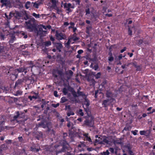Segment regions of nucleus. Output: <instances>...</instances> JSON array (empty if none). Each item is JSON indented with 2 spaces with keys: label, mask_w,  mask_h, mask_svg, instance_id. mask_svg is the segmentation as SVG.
Returning a JSON list of instances; mask_svg holds the SVG:
<instances>
[{
  "label": "nucleus",
  "mask_w": 155,
  "mask_h": 155,
  "mask_svg": "<svg viewBox=\"0 0 155 155\" xmlns=\"http://www.w3.org/2000/svg\"><path fill=\"white\" fill-rule=\"evenodd\" d=\"M5 141V142L8 144H10L12 142V140H7Z\"/></svg>",
  "instance_id": "obj_58"
},
{
  "label": "nucleus",
  "mask_w": 155,
  "mask_h": 155,
  "mask_svg": "<svg viewBox=\"0 0 155 155\" xmlns=\"http://www.w3.org/2000/svg\"><path fill=\"white\" fill-rule=\"evenodd\" d=\"M1 39V40H3L5 39V35L2 33H1L0 35Z\"/></svg>",
  "instance_id": "obj_48"
},
{
  "label": "nucleus",
  "mask_w": 155,
  "mask_h": 155,
  "mask_svg": "<svg viewBox=\"0 0 155 155\" xmlns=\"http://www.w3.org/2000/svg\"><path fill=\"white\" fill-rule=\"evenodd\" d=\"M128 34L129 35L131 36L132 35V31L130 30V28H129L128 31Z\"/></svg>",
  "instance_id": "obj_49"
},
{
  "label": "nucleus",
  "mask_w": 155,
  "mask_h": 155,
  "mask_svg": "<svg viewBox=\"0 0 155 155\" xmlns=\"http://www.w3.org/2000/svg\"><path fill=\"white\" fill-rule=\"evenodd\" d=\"M21 35L23 36H24L23 38H28V36L25 33V32H21Z\"/></svg>",
  "instance_id": "obj_46"
},
{
  "label": "nucleus",
  "mask_w": 155,
  "mask_h": 155,
  "mask_svg": "<svg viewBox=\"0 0 155 155\" xmlns=\"http://www.w3.org/2000/svg\"><path fill=\"white\" fill-rule=\"evenodd\" d=\"M63 92L64 95H66L68 93V90L65 88H64L63 90Z\"/></svg>",
  "instance_id": "obj_51"
},
{
  "label": "nucleus",
  "mask_w": 155,
  "mask_h": 155,
  "mask_svg": "<svg viewBox=\"0 0 155 155\" xmlns=\"http://www.w3.org/2000/svg\"><path fill=\"white\" fill-rule=\"evenodd\" d=\"M41 102L43 104L45 105L46 104L49 103V101H45V99H42L41 101Z\"/></svg>",
  "instance_id": "obj_54"
},
{
  "label": "nucleus",
  "mask_w": 155,
  "mask_h": 155,
  "mask_svg": "<svg viewBox=\"0 0 155 155\" xmlns=\"http://www.w3.org/2000/svg\"><path fill=\"white\" fill-rule=\"evenodd\" d=\"M25 23L26 24L27 28L29 32H34L37 35L38 34L39 31L37 28L35 19L34 18L29 19L27 21H26Z\"/></svg>",
  "instance_id": "obj_2"
},
{
  "label": "nucleus",
  "mask_w": 155,
  "mask_h": 155,
  "mask_svg": "<svg viewBox=\"0 0 155 155\" xmlns=\"http://www.w3.org/2000/svg\"><path fill=\"white\" fill-rule=\"evenodd\" d=\"M28 44H25V45H21L20 46V48L22 49H24L26 48H28Z\"/></svg>",
  "instance_id": "obj_36"
},
{
  "label": "nucleus",
  "mask_w": 155,
  "mask_h": 155,
  "mask_svg": "<svg viewBox=\"0 0 155 155\" xmlns=\"http://www.w3.org/2000/svg\"><path fill=\"white\" fill-rule=\"evenodd\" d=\"M77 93L78 94V96H81L83 97H86L85 94L83 92L79 91V89H78Z\"/></svg>",
  "instance_id": "obj_21"
},
{
  "label": "nucleus",
  "mask_w": 155,
  "mask_h": 155,
  "mask_svg": "<svg viewBox=\"0 0 155 155\" xmlns=\"http://www.w3.org/2000/svg\"><path fill=\"white\" fill-rule=\"evenodd\" d=\"M84 110L87 113V115H88V113L89 111V107H86V108L84 107Z\"/></svg>",
  "instance_id": "obj_57"
},
{
  "label": "nucleus",
  "mask_w": 155,
  "mask_h": 155,
  "mask_svg": "<svg viewBox=\"0 0 155 155\" xmlns=\"http://www.w3.org/2000/svg\"><path fill=\"white\" fill-rule=\"evenodd\" d=\"M78 113L81 116H83L84 115V113L83 112L82 110L81 109H80L79 110L78 112Z\"/></svg>",
  "instance_id": "obj_41"
},
{
  "label": "nucleus",
  "mask_w": 155,
  "mask_h": 155,
  "mask_svg": "<svg viewBox=\"0 0 155 155\" xmlns=\"http://www.w3.org/2000/svg\"><path fill=\"white\" fill-rule=\"evenodd\" d=\"M5 16L7 20L8 21L11 19L12 17L13 16V12H10L9 14V15H8L6 13L5 14Z\"/></svg>",
  "instance_id": "obj_18"
},
{
  "label": "nucleus",
  "mask_w": 155,
  "mask_h": 155,
  "mask_svg": "<svg viewBox=\"0 0 155 155\" xmlns=\"http://www.w3.org/2000/svg\"><path fill=\"white\" fill-rule=\"evenodd\" d=\"M128 153L129 155H134L133 152L131 150L130 147H128Z\"/></svg>",
  "instance_id": "obj_40"
},
{
  "label": "nucleus",
  "mask_w": 155,
  "mask_h": 155,
  "mask_svg": "<svg viewBox=\"0 0 155 155\" xmlns=\"http://www.w3.org/2000/svg\"><path fill=\"white\" fill-rule=\"evenodd\" d=\"M32 15L36 18H39L40 17L39 14H36L35 13H33L32 14Z\"/></svg>",
  "instance_id": "obj_39"
},
{
  "label": "nucleus",
  "mask_w": 155,
  "mask_h": 155,
  "mask_svg": "<svg viewBox=\"0 0 155 155\" xmlns=\"http://www.w3.org/2000/svg\"><path fill=\"white\" fill-rule=\"evenodd\" d=\"M61 103H64L68 101V99L66 97H63L61 99Z\"/></svg>",
  "instance_id": "obj_28"
},
{
  "label": "nucleus",
  "mask_w": 155,
  "mask_h": 155,
  "mask_svg": "<svg viewBox=\"0 0 155 155\" xmlns=\"http://www.w3.org/2000/svg\"><path fill=\"white\" fill-rule=\"evenodd\" d=\"M94 118L91 115H88L86 117L85 120L84 121L83 126L88 127H94Z\"/></svg>",
  "instance_id": "obj_3"
},
{
  "label": "nucleus",
  "mask_w": 155,
  "mask_h": 155,
  "mask_svg": "<svg viewBox=\"0 0 155 155\" xmlns=\"http://www.w3.org/2000/svg\"><path fill=\"white\" fill-rule=\"evenodd\" d=\"M109 150L110 151L111 153H113L114 152V149L113 148H110L109 149Z\"/></svg>",
  "instance_id": "obj_64"
},
{
  "label": "nucleus",
  "mask_w": 155,
  "mask_h": 155,
  "mask_svg": "<svg viewBox=\"0 0 155 155\" xmlns=\"http://www.w3.org/2000/svg\"><path fill=\"white\" fill-rule=\"evenodd\" d=\"M98 139H95L94 141L93 142V143L94 144V146H96L97 145V143H98L99 144H103V142H102V139L101 138H100V137H98Z\"/></svg>",
  "instance_id": "obj_15"
},
{
  "label": "nucleus",
  "mask_w": 155,
  "mask_h": 155,
  "mask_svg": "<svg viewBox=\"0 0 155 155\" xmlns=\"http://www.w3.org/2000/svg\"><path fill=\"white\" fill-rule=\"evenodd\" d=\"M55 9L57 11V13L58 14H60L62 12L61 10L59 9L58 7H56Z\"/></svg>",
  "instance_id": "obj_45"
},
{
  "label": "nucleus",
  "mask_w": 155,
  "mask_h": 155,
  "mask_svg": "<svg viewBox=\"0 0 155 155\" xmlns=\"http://www.w3.org/2000/svg\"><path fill=\"white\" fill-rule=\"evenodd\" d=\"M50 1L52 3L53 6L55 7L57 6V2L56 0H50Z\"/></svg>",
  "instance_id": "obj_38"
},
{
  "label": "nucleus",
  "mask_w": 155,
  "mask_h": 155,
  "mask_svg": "<svg viewBox=\"0 0 155 155\" xmlns=\"http://www.w3.org/2000/svg\"><path fill=\"white\" fill-rule=\"evenodd\" d=\"M103 153L104 155H109L110 154L108 150H107L105 152H104Z\"/></svg>",
  "instance_id": "obj_60"
},
{
  "label": "nucleus",
  "mask_w": 155,
  "mask_h": 155,
  "mask_svg": "<svg viewBox=\"0 0 155 155\" xmlns=\"http://www.w3.org/2000/svg\"><path fill=\"white\" fill-rule=\"evenodd\" d=\"M27 87H26V89H28L31 88L32 87V86L31 85V84L30 83H27Z\"/></svg>",
  "instance_id": "obj_52"
},
{
  "label": "nucleus",
  "mask_w": 155,
  "mask_h": 155,
  "mask_svg": "<svg viewBox=\"0 0 155 155\" xmlns=\"http://www.w3.org/2000/svg\"><path fill=\"white\" fill-rule=\"evenodd\" d=\"M4 69H5L7 70V71H8L7 72H6V74H9L11 72L13 71V72H14V68L12 67L9 66H7L6 67H4Z\"/></svg>",
  "instance_id": "obj_12"
},
{
  "label": "nucleus",
  "mask_w": 155,
  "mask_h": 155,
  "mask_svg": "<svg viewBox=\"0 0 155 155\" xmlns=\"http://www.w3.org/2000/svg\"><path fill=\"white\" fill-rule=\"evenodd\" d=\"M106 96L107 98H110V100L112 101H113L115 100V99L113 97H114V94L110 91H107L106 94Z\"/></svg>",
  "instance_id": "obj_6"
},
{
  "label": "nucleus",
  "mask_w": 155,
  "mask_h": 155,
  "mask_svg": "<svg viewBox=\"0 0 155 155\" xmlns=\"http://www.w3.org/2000/svg\"><path fill=\"white\" fill-rule=\"evenodd\" d=\"M114 144H122L121 140L120 139L119 140H115L114 141Z\"/></svg>",
  "instance_id": "obj_30"
},
{
  "label": "nucleus",
  "mask_w": 155,
  "mask_h": 155,
  "mask_svg": "<svg viewBox=\"0 0 155 155\" xmlns=\"http://www.w3.org/2000/svg\"><path fill=\"white\" fill-rule=\"evenodd\" d=\"M59 104L58 103L56 104H51L52 106L54 108H56V107H58L59 106Z\"/></svg>",
  "instance_id": "obj_56"
},
{
  "label": "nucleus",
  "mask_w": 155,
  "mask_h": 155,
  "mask_svg": "<svg viewBox=\"0 0 155 155\" xmlns=\"http://www.w3.org/2000/svg\"><path fill=\"white\" fill-rule=\"evenodd\" d=\"M86 15L89 14L90 13V9L89 8H86L85 10Z\"/></svg>",
  "instance_id": "obj_42"
},
{
  "label": "nucleus",
  "mask_w": 155,
  "mask_h": 155,
  "mask_svg": "<svg viewBox=\"0 0 155 155\" xmlns=\"http://www.w3.org/2000/svg\"><path fill=\"white\" fill-rule=\"evenodd\" d=\"M6 120V117L5 116H0V125L4 124Z\"/></svg>",
  "instance_id": "obj_17"
},
{
  "label": "nucleus",
  "mask_w": 155,
  "mask_h": 155,
  "mask_svg": "<svg viewBox=\"0 0 155 155\" xmlns=\"http://www.w3.org/2000/svg\"><path fill=\"white\" fill-rule=\"evenodd\" d=\"M100 76L101 73L100 72H98L95 76V77L96 79H98L100 78Z\"/></svg>",
  "instance_id": "obj_53"
},
{
  "label": "nucleus",
  "mask_w": 155,
  "mask_h": 155,
  "mask_svg": "<svg viewBox=\"0 0 155 155\" xmlns=\"http://www.w3.org/2000/svg\"><path fill=\"white\" fill-rule=\"evenodd\" d=\"M34 77V75H31L30 77H26V83L33 84L35 81Z\"/></svg>",
  "instance_id": "obj_7"
},
{
  "label": "nucleus",
  "mask_w": 155,
  "mask_h": 155,
  "mask_svg": "<svg viewBox=\"0 0 155 155\" xmlns=\"http://www.w3.org/2000/svg\"><path fill=\"white\" fill-rule=\"evenodd\" d=\"M65 73L66 75H68V76L67 77L68 79L70 78L73 76V72L70 70L65 71Z\"/></svg>",
  "instance_id": "obj_13"
},
{
  "label": "nucleus",
  "mask_w": 155,
  "mask_h": 155,
  "mask_svg": "<svg viewBox=\"0 0 155 155\" xmlns=\"http://www.w3.org/2000/svg\"><path fill=\"white\" fill-rule=\"evenodd\" d=\"M102 142L103 144H102L105 145V144H110V141L107 140L106 138H104L103 140H102Z\"/></svg>",
  "instance_id": "obj_22"
},
{
  "label": "nucleus",
  "mask_w": 155,
  "mask_h": 155,
  "mask_svg": "<svg viewBox=\"0 0 155 155\" xmlns=\"http://www.w3.org/2000/svg\"><path fill=\"white\" fill-rule=\"evenodd\" d=\"M138 132V130H132L131 131L132 133L134 135H136L137 134V133Z\"/></svg>",
  "instance_id": "obj_55"
},
{
  "label": "nucleus",
  "mask_w": 155,
  "mask_h": 155,
  "mask_svg": "<svg viewBox=\"0 0 155 155\" xmlns=\"http://www.w3.org/2000/svg\"><path fill=\"white\" fill-rule=\"evenodd\" d=\"M72 38L73 39V40L74 41H75L78 40H79V38H78L77 37H72Z\"/></svg>",
  "instance_id": "obj_59"
},
{
  "label": "nucleus",
  "mask_w": 155,
  "mask_h": 155,
  "mask_svg": "<svg viewBox=\"0 0 155 155\" xmlns=\"http://www.w3.org/2000/svg\"><path fill=\"white\" fill-rule=\"evenodd\" d=\"M73 123L71 122L70 121H69L68 123L67 124V127L69 128H70L71 126V125H72V124Z\"/></svg>",
  "instance_id": "obj_62"
},
{
  "label": "nucleus",
  "mask_w": 155,
  "mask_h": 155,
  "mask_svg": "<svg viewBox=\"0 0 155 155\" xmlns=\"http://www.w3.org/2000/svg\"><path fill=\"white\" fill-rule=\"evenodd\" d=\"M16 115H15L14 116L13 119L12 120V121H16L17 122H19V120H18L17 119L18 118H22L23 117L24 115H23V116H21L20 114L19 113V111H17L15 112Z\"/></svg>",
  "instance_id": "obj_5"
},
{
  "label": "nucleus",
  "mask_w": 155,
  "mask_h": 155,
  "mask_svg": "<svg viewBox=\"0 0 155 155\" xmlns=\"http://www.w3.org/2000/svg\"><path fill=\"white\" fill-rule=\"evenodd\" d=\"M31 6V3L29 2H27L25 4V7L26 9H28Z\"/></svg>",
  "instance_id": "obj_27"
},
{
  "label": "nucleus",
  "mask_w": 155,
  "mask_h": 155,
  "mask_svg": "<svg viewBox=\"0 0 155 155\" xmlns=\"http://www.w3.org/2000/svg\"><path fill=\"white\" fill-rule=\"evenodd\" d=\"M84 104L85 105L86 107H89L90 105V101L88 99H87L86 97H85L84 99Z\"/></svg>",
  "instance_id": "obj_19"
},
{
  "label": "nucleus",
  "mask_w": 155,
  "mask_h": 155,
  "mask_svg": "<svg viewBox=\"0 0 155 155\" xmlns=\"http://www.w3.org/2000/svg\"><path fill=\"white\" fill-rule=\"evenodd\" d=\"M22 92L20 90H18L14 94V95L16 96H18L19 95H21L22 94Z\"/></svg>",
  "instance_id": "obj_32"
},
{
  "label": "nucleus",
  "mask_w": 155,
  "mask_h": 155,
  "mask_svg": "<svg viewBox=\"0 0 155 155\" xmlns=\"http://www.w3.org/2000/svg\"><path fill=\"white\" fill-rule=\"evenodd\" d=\"M30 65L29 66L26 67L24 66L22 67H20L19 68L15 69L14 70V72L12 73L11 77L13 78V80L17 78L18 77V74L19 73H22L24 72L25 74L28 71L30 70L32 71V69L33 66V64L31 61L29 64ZM32 72V71H31Z\"/></svg>",
  "instance_id": "obj_1"
},
{
  "label": "nucleus",
  "mask_w": 155,
  "mask_h": 155,
  "mask_svg": "<svg viewBox=\"0 0 155 155\" xmlns=\"http://www.w3.org/2000/svg\"><path fill=\"white\" fill-rule=\"evenodd\" d=\"M92 30V27L91 26H87L86 28V33L88 34H89L90 31Z\"/></svg>",
  "instance_id": "obj_29"
},
{
  "label": "nucleus",
  "mask_w": 155,
  "mask_h": 155,
  "mask_svg": "<svg viewBox=\"0 0 155 155\" xmlns=\"http://www.w3.org/2000/svg\"><path fill=\"white\" fill-rule=\"evenodd\" d=\"M131 127L130 126H128L125 127L124 128V130L126 131H129L131 130Z\"/></svg>",
  "instance_id": "obj_37"
},
{
  "label": "nucleus",
  "mask_w": 155,
  "mask_h": 155,
  "mask_svg": "<svg viewBox=\"0 0 155 155\" xmlns=\"http://www.w3.org/2000/svg\"><path fill=\"white\" fill-rule=\"evenodd\" d=\"M147 131H145L144 130H141L140 131V135H146V134L147 132Z\"/></svg>",
  "instance_id": "obj_43"
},
{
  "label": "nucleus",
  "mask_w": 155,
  "mask_h": 155,
  "mask_svg": "<svg viewBox=\"0 0 155 155\" xmlns=\"http://www.w3.org/2000/svg\"><path fill=\"white\" fill-rule=\"evenodd\" d=\"M16 40L15 37L14 35H12L11 36V39L9 41V44L13 43Z\"/></svg>",
  "instance_id": "obj_26"
},
{
  "label": "nucleus",
  "mask_w": 155,
  "mask_h": 155,
  "mask_svg": "<svg viewBox=\"0 0 155 155\" xmlns=\"http://www.w3.org/2000/svg\"><path fill=\"white\" fill-rule=\"evenodd\" d=\"M71 5V4L70 3H65L63 5L65 9L70 8Z\"/></svg>",
  "instance_id": "obj_23"
},
{
  "label": "nucleus",
  "mask_w": 155,
  "mask_h": 155,
  "mask_svg": "<svg viewBox=\"0 0 155 155\" xmlns=\"http://www.w3.org/2000/svg\"><path fill=\"white\" fill-rule=\"evenodd\" d=\"M56 49L58 50V51H61V49L63 48V46L61 43H56L55 45Z\"/></svg>",
  "instance_id": "obj_11"
},
{
  "label": "nucleus",
  "mask_w": 155,
  "mask_h": 155,
  "mask_svg": "<svg viewBox=\"0 0 155 155\" xmlns=\"http://www.w3.org/2000/svg\"><path fill=\"white\" fill-rule=\"evenodd\" d=\"M110 101V102H112V101L110 100V99H107L104 100L102 101V105H103V107H106L107 106L110 105V103L109 102Z\"/></svg>",
  "instance_id": "obj_10"
},
{
  "label": "nucleus",
  "mask_w": 155,
  "mask_h": 155,
  "mask_svg": "<svg viewBox=\"0 0 155 155\" xmlns=\"http://www.w3.org/2000/svg\"><path fill=\"white\" fill-rule=\"evenodd\" d=\"M32 93H33L35 95H33L31 96L32 98V99H37L38 98L39 96L38 95V93H35L33 91L31 92V94H32Z\"/></svg>",
  "instance_id": "obj_24"
},
{
  "label": "nucleus",
  "mask_w": 155,
  "mask_h": 155,
  "mask_svg": "<svg viewBox=\"0 0 155 155\" xmlns=\"http://www.w3.org/2000/svg\"><path fill=\"white\" fill-rule=\"evenodd\" d=\"M72 94L74 97H78L77 93H76L75 91H74L72 92Z\"/></svg>",
  "instance_id": "obj_44"
},
{
  "label": "nucleus",
  "mask_w": 155,
  "mask_h": 155,
  "mask_svg": "<svg viewBox=\"0 0 155 155\" xmlns=\"http://www.w3.org/2000/svg\"><path fill=\"white\" fill-rule=\"evenodd\" d=\"M31 150L33 152H38L40 150V148L36 149L35 148H34L33 147H31Z\"/></svg>",
  "instance_id": "obj_34"
},
{
  "label": "nucleus",
  "mask_w": 155,
  "mask_h": 155,
  "mask_svg": "<svg viewBox=\"0 0 155 155\" xmlns=\"http://www.w3.org/2000/svg\"><path fill=\"white\" fill-rule=\"evenodd\" d=\"M5 47L3 45H0V54H2L5 52Z\"/></svg>",
  "instance_id": "obj_25"
},
{
  "label": "nucleus",
  "mask_w": 155,
  "mask_h": 155,
  "mask_svg": "<svg viewBox=\"0 0 155 155\" xmlns=\"http://www.w3.org/2000/svg\"><path fill=\"white\" fill-rule=\"evenodd\" d=\"M13 16H15L17 18L21 16V13L18 11H15V13H13Z\"/></svg>",
  "instance_id": "obj_20"
},
{
  "label": "nucleus",
  "mask_w": 155,
  "mask_h": 155,
  "mask_svg": "<svg viewBox=\"0 0 155 155\" xmlns=\"http://www.w3.org/2000/svg\"><path fill=\"white\" fill-rule=\"evenodd\" d=\"M44 45L45 47H48L51 45V43L50 41H46L44 42Z\"/></svg>",
  "instance_id": "obj_31"
},
{
  "label": "nucleus",
  "mask_w": 155,
  "mask_h": 155,
  "mask_svg": "<svg viewBox=\"0 0 155 155\" xmlns=\"http://www.w3.org/2000/svg\"><path fill=\"white\" fill-rule=\"evenodd\" d=\"M114 58L113 56H109L108 58V60L110 62H112L113 61Z\"/></svg>",
  "instance_id": "obj_47"
},
{
  "label": "nucleus",
  "mask_w": 155,
  "mask_h": 155,
  "mask_svg": "<svg viewBox=\"0 0 155 155\" xmlns=\"http://www.w3.org/2000/svg\"><path fill=\"white\" fill-rule=\"evenodd\" d=\"M70 43V39H68L67 43L65 44V46L67 48H69Z\"/></svg>",
  "instance_id": "obj_35"
},
{
  "label": "nucleus",
  "mask_w": 155,
  "mask_h": 155,
  "mask_svg": "<svg viewBox=\"0 0 155 155\" xmlns=\"http://www.w3.org/2000/svg\"><path fill=\"white\" fill-rule=\"evenodd\" d=\"M0 2L2 4V6H5L8 7H9L11 5L10 0H0Z\"/></svg>",
  "instance_id": "obj_8"
},
{
  "label": "nucleus",
  "mask_w": 155,
  "mask_h": 155,
  "mask_svg": "<svg viewBox=\"0 0 155 155\" xmlns=\"http://www.w3.org/2000/svg\"><path fill=\"white\" fill-rule=\"evenodd\" d=\"M67 109H68L69 110H70L71 109V107L70 105H68L65 106V110H67Z\"/></svg>",
  "instance_id": "obj_63"
},
{
  "label": "nucleus",
  "mask_w": 155,
  "mask_h": 155,
  "mask_svg": "<svg viewBox=\"0 0 155 155\" xmlns=\"http://www.w3.org/2000/svg\"><path fill=\"white\" fill-rule=\"evenodd\" d=\"M67 148L64 145L63 146L62 148L60 150H57L56 151V155H64L62 153L66 151V149Z\"/></svg>",
  "instance_id": "obj_9"
},
{
  "label": "nucleus",
  "mask_w": 155,
  "mask_h": 155,
  "mask_svg": "<svg viewBox=\"0 0 155 155\" xmlns=\"http://www.w3.org/2000/svg\"><path fill=\"white\" fill-rule=\"evenodd\" d=\"M33 4V6L35 8H38V6H39V4H38L37 3H32Z\"/></svg>",
  "instance_id": "obj_50"
},
{
  "label": "nucleus",
  "mask_w": 155,
  "mask_h": 155,
  "mask_svg": "<svg viewBox=\"0 0 155 155\" xmlns=\"http://www.w3.org/2000/svg\"><path fill=\"white\" fill-rule=\"evenodd\" d=\"M67 114L68 117H69L71 115H74V113L73 111L70 110L67 112Z\"/></svg>",
  "instance_id": "obj_33"
},
{
  "label": "nucleus",
  "mask_w": 155,
  "mask_h": 155,
  "mask_svg": "<svg viewBox=\"0 0 155 155\" xmlns=\"http://www.w3.org/2000/svg\"><path fill=\"white\" fill-rule=\"evenodd\" d=\"M143 42H144V41H143V40H142V39H140L138 41V44L140 45L141 44H142Z\"/></svg>",
  "instance_id": "obj_61"
},
{
  "label": "nucleus",
  "mask_w": 155,
  "mask_h": 155,
  "mask_svg": "<svg viewBox=\"0 0 155 155\" xmlns=\"http://www.w3.org/2000/svg\"><path fill=\"white\" fill-rule=\"evenodd\" d=\"M23 82V80L22 79H18V80L15 82L14 88H15L16 87H19L21 85Z\"/></svg>",
  "instance_id": "obj_14"
},
{
  "label": "nucleus",
  "mask_w": 155,
  "mask_h": 155,
  "mask_svg": "<svg viewBox=\"0 0 155 155\" xmlns=\"http://www.w3.org/2000/svg\"><path fill=\"white\" fill-rule=\"evenodd\" d=\"M55 36L57 39L59 40L65 39L67 38V37L62 32H58V31L56 32Z\"/></svg>",
  "instance_id": "obj_4"
},
{
  "label": "nucleus",
  "mask_w": 155,
  "mask_h": 155,
  "mask_svg": "<svg viewBox=\"0 0 155 155\" xmlns=\"http://www.w3.org/2000/svg\"><path fill=\"white\" fill-rule=\"evenodd\" d=\"M45 123L46 122L44 120L41 121V122L38 123V127L41 126L43 128H45L47 127V123L45 124Z\"/></svg>",
  "instance_id": "obj_16"
}]
</instances>
